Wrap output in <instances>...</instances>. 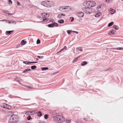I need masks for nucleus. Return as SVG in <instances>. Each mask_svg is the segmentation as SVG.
Instances as JSON below:
<instances>
[{
	"mask_svg": "<svg viewBox=\"0 0 123 123\" xmlns=\"http://www.w3.org/2000/svg\"><path fill=\"white\" fill-rule=\"evenodd\" d=\"M53 120L57 123H61L64 121L65 119L63 116L61 115H58L54 117Z\"/></svg>",
	"mask_w": 123,
	"mask_h": 123,
	"instance_id": "nucleus-1",
	"label": "nucleus"
},
{
	"mask_svg": "<svg viewBox=\"0 0 123 123\" xmlns=\"http://www.w3.org/2000/svg\"><path fill=\"white\" fill-rule=\"evenodd\" d=\"M41 4L43 6L47 7H51L54 5V3L53 2L48 1H42L41 2Z\"/></svg>",
	"mask_w": 123,
	"mask_h": 123,
	"instance_id": "nucleus-2",
	"label": "nucleus"
},
{
	"mask_svg": "<svg viewBox=\"0 0 123 123\" xmlns=\"http://www.w3.org/2000/svg\"><path fill=\"white\" fill-rule=\"evenodd\" d=\"M18 117L16 115H12L10 117L9 123H13L18 120Z\"/></svg>",
	"mask_w": 123,
	"mask_h": 123,
	"instance_id": "nucleus-3",
	"label": "nucleus"
},
{
	"mask_svg": "<svg viewBox=\"0 0 123 123\" xmlns=\"http://www.w3.org/2000/svg\"><path fill=\"white\" fill-rule=\"evenodd\" d=\"M93 9L89 7H85L82 8V10L86 13L90 14L93 12Z\"/></svg>",
	"mask_w": 123,
	"mask_h": 123,
	"instance_id": "nucleus-4",
	"label": "nucleus"
},
{
	"mask_svg": "<svg viewBox=\"0 0 123 123\" xmlns=\"http://www.w3.org/2000/svg\"><path fill=\"white\" fill-rule=\"evenodd\" d=\"M47 15V14L45 13H43L41 14V15L42 17V19H43V22H44L45 20H46L45 21L46 22V19H47V21L48 20L46 16H45L46 15Z\"/></svg>",
	"mask_w": 123,
	"mask_h": 123,
	"instance_id": "nucleus-5",
	"label": "nucleus"
},
{
	"mask_svg": "<svg viewBox=\"0 0 123 123\" xmlns=\"http://www.w3.org/2000/svg\"><path fill=\"white\" fill-rule=\"evenodd\" d=\"M37 112V110H35L34 111H31L29 112L27 111L25 113L26 114H29V115H34Z\"/></svg>",
	"mask_w": 123,
	"mask_h": 123,
	"instance_id": "nucleus-6",
	"label": "nucleus"
},
{
	"mask_svg": "<svg viewBox=\"0 0 123 123\" xmlns=\"http://www.w3.org/2000/svg\"><path fill=\"white\" fill-rule=\"evenodd\" d=\"M76 14L78 16L80 17H82L84 15V13L82 12H78L76 13Z\"/></svg>",
	"mask_w": 123,
	"mask_h": 123,
	"instance_id": "nucleus-7",
	"label": "nucleus"
},
{
	"mask_svg": "<svg viewBox=\"0 0 123 123\" xmlns=\"http://www.w3.org/2000/svg\"><path fill=\"white\" fill-rule=\"evenodd\" d=\"M72 8H71L69 6H65V11H70L71 10H72Z\"/></svg>",
	"mask_w": 123,
	"mask_h": 123,
	"instance_id": "nucleus-8",
	"label": "nucleus"
},
{
	"mask_svg": "<svg viewBox=\"0 0 123 123\" xmlns=\"http://www.w3.org/2000/svg\"><path fill=\"white\" fill-rule=\"evenodd\" d=\"M58 26V24L56 23L55 22L54 23L51 24H49L48 25V26L49 27H52L55 26Z\"/></svg>",
	"mask_w": 123,
	"mask_h": 123,
	"instance_id": "nucleus-9",
	"label": "nucleus"
},
{
	"mask_svg": "<svg viewBox=\"0 0 123 123\" xmlns=\"http://www.w3.org/2000/svg\"><path fill=\"white\" fill-rule=\"evenodd\" d=\"M89 2L90 7H93L96 5L94 1H89Z\"/></svg>",
	"mask_w": 123,
	"mask_h": 123,
	"instance_id": "nucleus-10",
	"label": "nucleus"
},
{
	"mask_svg": "<svg viewBox=\"0 0 123 123\" xmlns=\"http://www.w3.org/2000/svg\"><path fill=\"white\" fill-rule=\"evenodd\" d=\"M89 1H88L86 2H84L83 3L84 5L86 7H90Z\"/></svg>",
	"mask_w": 123,
	"mask_h": 123,
	"instance_id": "nucleus-11",
	"label": "nucleus"
},
{
	"mask_svg": "<svg viewBox=\"0 0 123 123\" xmlns=\"http://www.w3.org/2000/svg\"><path fill=\"white\" fill-rule=\"evenodd\" d=\"M115 31L113 30H112L111 31L109 32H108V34L110 35H112L114 33Z\"/></svg>",
	"mask_w": 123,
	"mask_h": 123,
	"instance_id": "nucleus-12",
	"label": "nucleus"
},
{
	"mask_svg": "<svg viewBox=\"0 0 123 123\" xmlns=\"http://www.w3.org/2000/svg\"><path fill=\"white\" fill-rule=\"evenodd\" d=\"M65 6H62L60 7L59 9V10L61 12H64L65 10Z\"/></svg>",
	"mask_w": 123,
	"mask_h": 123,
	"instance_id": "nucleus-13",
	"label": "nucleus"
},
{
	"mask_svg": "<svg viewBox=\"0 0 123 123\" xmlns=\"http://www.w3.org/2000/svg\"><path fill=\"white\" fill-rule=\"evenodd\" d=\"M101 5H100L98 6L97 7V9L98 11H101Z\"/></svg>",
	"mask_w": 123,
	"mask_h": 123,
	"instance_id": "nucleus-14",
	"label": "nucleus"
},
{
	"mask_svg": "<svg viewBox=\"0 0 123 123\" xmlns=\"http://www.w3.org/2000/svg\"><path fill=\"white\" fill-rule=\"evenodd\" d=\"M110 11L111 12V13L112 14H114L115 12H116V11L115 10L111 9V8L110 9Z\"/></svg>",
	"mask_w": 123,
	"mask_h": 123,
	"instance_id": "nucleus-15",
	"label": "nucleus"
},
{
	"mask_svg": "<svg viewBox=\"0 0 123 123\" xmlns=\"http://www.w3.org/2000/svg\"><path fill=\"white\" fill-rule=\"evenodd\" d=\"M26 43V41H25L24 40H22L20 43V44L21 45H24Z\"/></svg>",
	"mask_w": 123,
	"mask_h": 123,
	"instance_id": "nucleus-16",
	"label": "nucleus"
},
{
	"mask_svg": "<svg viewBox=\"0 0 123 123\" xmlns=\"http://www.w3.org/2000/svg\"><path fill=\"white\" fill-rule=\"evenodd\" d=\"M37 116L39 117H41L42 116V114L41 113V112L40 111H39L37 114Z\"/></svg>",
	"mask_w": 123,
	"mask_h": 123,
	"instance_id": "nucleus-17",
	"label": "nucleus"
},
{
	"mask_svg": "<svg viewBox=\"0 0 123 123\" xmlns=\"http://www.w3.org/2000/svg\"><path fill=\"white\" fill-rule=\"evenodd\" d=\"M87 64V62L86 61L83 62H81V64L82 66H84Z\"/></svg>",
	"mask_w": 123,
	"mask_h": 123,
	"instance_id": "nucleus-18",
	"label": "nucleus"
},
{
	"mask_svg": "<svg viewBox=\"0 0 123 123\" xmlns=\"http://www.w3.org/2000/svg\"><path fill=\"white\" fill-rule=\"evenodd\" d=\"M113 28L116 30H117L118 29V26L115 25H114L113 26Z\"/></svg>",
	"mask_w": 123,
	"mask_h": 123,
	"instance_id": "nucleus-19",
	"label": "nucleus"
},
{
	"mask_svg": "<svg viewBox=\"0 0 123 123\" xmlns=\"http://www.w3.org/2000/svg\"><path fill=\"white\" fill-rule=\"evenodd\" d=\"M11 108V107L9 105L6 104V108L8 109H10Z\"/></svg>",
	"mask_w": 123,
	"mask_h": 123,
	"instance_id": "nucleus-20",
	"label": "nucleus"
},
{
	"mask_svg": "<svg viewBox=\"0 0 123 123\" xmlns=\"http://www.w3.org/2000/svg\"><path fill=\"white\" fill-rule=\"evenodd\" d=\"M16 81L19 82L21 80L19 78H17L16 79Z\"/></svg>",
	"mask_w": 123,
	"mask_h": 123,
	"instance_id": "nucleus-21",
	"label": "nucleus"
},
{
	"mask_svg": "<svg viewBox=\"0 0 123 123\" xmlns=\"http://www.w3.org/2000/svg\"><path fill=\"white\" fill-rule=\"evenodd\" d=\"M31 70V69H26L25 70L23 71L22 72L23 73H24L25 72L30 71Z\"/></svg>",
	"mask_w": 123,
	"mask_h": 123,
	"instance_id": "nucleus-22",
	"label": "nucleus"
},
{
	"mask_svg": "<svg viewBox=\"0 0 123 123\" xmlns=\"http://www.w3.org/2000/svg\"><path fill=\"white\" fill-rule=\"evenodd\" d=\"M13 31H6V32L9 35H10L11 34H12L13 32Z\"/></svg>",
	"mask_w": 123,
	"mask_h": 123,
	"instance_id": "nucleus-23",
	"label": "nucleus"
},
{
	"mask_svg": "<svg viewBox=\"0 0 123 123\" xmlns=\"http://www.w3.org/2000/svg\"><path fill=\"white\" fill-rule=\"evenodd\" d=\"M49 69V68L48 67H44L42 68H41V70H42L44 71L47 70Z\"/></svg>",
	"mask_w": 123,
	"mask_h": 123,
	"instance_id": "nucleus-24",
	"label": "nucleus"
},
{
	"mask_svg": "<svg viewBox=\"0 0 123 123\" xmlns=\"http://www.w3.org/2000/svg\"><path fill=\"white\" fill-rule=\"evenodd\" d=\"M6 104L5 103H3L1 105V106L3 108H5Z\"/></svg>",
	"mask_w": 123,
	"mask_h": 123,
	"instance_id": "nucleus-25",
	"label": "nucleus"
},
{
	"mask_svg": "<svg viewBox=\"0 0 123 123\" xmlns=\"http://www.w3.org/2000/svg\"><path fill=\"white\" fill-rule=\"evenodd\" d=\"M8 23H14L15 24H16V22L15 21H13L11 20H10L8 21Z\"/></svg>",
	"mask_w": 123,
	"mask_h": 123,
	"instance_id": "nucleus-26",
	"label": "nucleus"
},
{
	"mask_svg": "<svg viewBox=\"0 0 123 123\" xmlns=\"http://www.w3.org/2000/svg\"><path fill=\"white\" fill-rule=\"evenodd\" d=\"M113 24V22H111L108 24V26L109 27H110Z\"/></svg>",
	"mask_w": 123,
	"mask_h": 123,
	"instance_id": "nucleus-27",
	"label": "nucleus"
},
{
	"mask_svg": "<svg viewBox=\"0 0 123 123\" xmlns=\"http://www.w3.org/2000/svg\"><path fill=\"white\" fill-rule=\"evenodd\" d=\"M58 22L59 23H62L64 22V21L62 19H61L60 20H58Z\"/></svg>",
	"mask_w": 123,
	"mask_h": 123,
	"instance_id": "nucleus-28",
	"label": "nucleus"
},
{
	"mask_svg": "<svg viewBox=\"0 0 123 123\" xmlns=\"http://www.w3.org/2000/svg\"><path fill=\"white\" fill-rule=\"evenodd\" d=\"M101 14V13H97L95 17H98L100 16Z\"/></svg>",
	"mask_w": 123,
	"mask_h": 123,
	"instance_id": "nucleus-29",
	"label": "nucleus"
},
{
	"mask_svg": "<svg viewBox=\"0 0 123 123\" xmlns=\"http://www.w3.org/2000/svg\"><path fill=\"white\" fill-rule=\"evenodd\" d=\"M36 68V67L35 65H34V66H31V68L32 69H35V68Z\"/></svg>",
	"mask_w": 123,
	"mask_h": 123,
	"instance_id": "nucleus-30",
	"label": "nucleus"
},
{
	"mask_svg": "<svg viewBox=\"0 0 123 123\" xmlns=\"http://www.w3.org/2000/svg\"><path fill=\"white\" fill-rule=\"evenodd\" d=\"M27 119L28 120H29L31 119H32V118L30 116H28L27 117Z\"/></svg>",
	"mask_w": 123,
	"mask_h": 123,
	"instance_id": "nucleus-31",
	"label": "nucleus"
},
{
	"mask_svg": "<svg viewBox=\"0 0 123 123\" xmlns=\"http://www.w3.org/2000/svg\"><path fill=\"white\" fill-rule=\"evenodd\" d=\"M66 49H67V47L66 46H65L64 47V48L63 49H61V50L60 51H59L58 52H57V53H59V52H60V51H62L63 50V49H66Z\"/></svg>",
	"mask_w": 123,
	"mask_h": 123,
	"instance_id": "nucleus-32",
	"label": "nucleus"
},
{
	"mask_svg": "<svg viewBox=\"0 0 123 123\" xmlns=\"http://www.w3.org/2000/svg\"><path fill=\"white\" fill-rule=\"evenodd\" d=\"M37 58H38L39 59H41L43 58V56H40L39 55H37Z\"/></svg>",
	"mask_w": 123,
	"mask_h": 123,
	"instance_id": "nucleus-33",
	"label": "nucleus"
},
{
	"mask_svg": "<svg viewBox=\"0 0 123 123\" xmlns=\"http://www.w3.org/2000/svg\"><path fill=\"white\" fill-rule=\"evenodd\" d=\"M44 118L46 119H47L48 118V115L45 114L44 116Z\"/></svg>",
	"mask_w": 123,
	"mask_h": 123,
	"instance_id": "nucleus-34",
	"label": "nucleus"
},
{
	"mask_svg": "<svg viewBox=\"0 0 123 123\" xmlns=\"http://www.w3.org/2000/svg\"><path fill=\"white\" fill-rule=\"evenodd\" d=\"M123 49V47H118L117 48V50H122Z\"/></svg>",
	"mask_w": 123,
	"mask_h": 123,
	"instance_id": "nucleus-35",
	"label": "nucleus"
},
{
	"mask_svg": "<svg viewBox=\"0 0 123 123\" xmlns=\"http://www.w3.org/2000/svg\"><path fill=\"white\" fill-rule=\"evenodd\" d=\"M40 43V40L39 39H38L37 40V44H38L39 43Z\"/></svg>",
	"mask_w": 123,
	"mask_h": 123,
	"instance_id": "nucleus-36",
	"label": "nucleus"
},
{
	"mask_svg": "<svg viewBox=\"0 0 123 123\" xmlns=\"http://www.w3.org/2000/svg\"><path fill=\"white\" fill-rule=\"evenodd\" d=\"M62 17V16H61V14H59L58 16V18H60Z\"/></svg>",
	"mask_w": 123,
	"mask_h": 123,
	"instance_id": "nucleus-37",
	"label": "nucleus"
},
{
	"mask_svg": "<svg viewBox=\"0 0 123 123\" xmlns=\"http://www.w3.org/2000/svg\"><path fill=\"white\" fill-rule=\"evenodd\" d=\"M78 50L80 51H82V48L80 47H78Z\"/></svg>",
	"mask_w": 123,
	"mask_h": 123,
	"instance_id": "nucleus-38",
	"label": "nucleus"
},
{
	"mask_svg": "<svg viewBox=\"0 0 123 123\" xmlns=\"http://www.w3.org/2000/svg\"><path fill=\"white\" fill-rule=\"evenodd\" d=\"M8 2L10 4H12V2L11 0H8Z\"/></svg>",
	"mask_w": 123,
	"mask_h": 123,
	"instance_id": "nucleus-39",
	"label": "nucleus"
},
{
	"mask_svg": "<svg viewBox=\"0 0 123 123\" xmlns=\"http://www.w3.org/2000/svg\"><path fill=\"white\" fill-rule=\"evenodd\" d=\"M66 122L67 123H70L71 122V120H66Z\"/></svg>",
	"mask_w": 123,
	"mask_h": 123,
	"instance_id": "nucleus-40",
	"label": "nucleus"
},
{
	"mask_svg": "<svg viewBox=\"0 0 123 123\" xmlns=\"http://www.w3.org/2000/svg\"><path fill=\"white\" fill-rule=\"evenodd\" d=\"M78 59V58H75L73 60V62H74L76 61Z\"/></svg>",
	"mask_w": 123,
	"mask_h": 123,
	"instance_id": "nucleus-41",
	"label": "nucleus"
},
{
	"mask_svg": "<svg viewBox=\"0 0 123 123\" xmlns=\"http://www.w3.org/2000/svg\"><path fill=\"white\" fill-rule=\"evenodd\" d=\"M15 123H25V121L18 122H15Z\"/></svg>",
	"mask_w": 123,
	"mask_h": 123,
	"instance_id": "nucleus-42",
	"label": "nucleus"
},
{
	"mask_svg": "<svg viewBox=\"0 0 123 123\" xmlns=\"http://www.w3.org/2000/svg\"><path fill=\"white\" fill-rule=\"evenodd\" d=\"M71 31H70L68 30L67 31V32L68 34H70L71 33Z\"/></svg>",
	"mask_w": 123,
	"mask_h": 123,
	"instance_id": "nucleus-43",
	"label": "nucleus"
},
{
	"mask_svg": "<svg viewBox=\"0 0 123 123\" xmlns=\"http://www.w3.org/2000/svg\"><path fill=\"white\" fill-rule=\"evenodd\" d=\"M26 64H29L31 63V62H26Z\"/></svg>",
	"mask_w": 123,
	"mask_h": 123,
	"instance_id": "nucleus-44",
	"label": "nucleus"
},
{
	"mask_svg": "<svg viewBox=\"0 0 123 123\" xmlns=\"http://www.w3.org/2000/svg\"><path fill=\"white\" fill-rule=\"evenodd\" d=\"M17 4L18 5H20V3L18 1L17 2Z\"/></svg>",
	"mask_w": 123,
	"mask_h": 123,
	"instance_id": "nucleus-45",
	"label": "nucleus"
},
{
	"mask_svg": "<svg viewBox=\"0 0 123 123\" xmlns=\"http://www.w3.org/2000/svg\"><path fill=\"white\" fill-rule=\"evenodd\" d=\"M110 0H106V2H107V3H109L110 1Z\"/></svg>",
	"mask_w": 123,
	"mask_h": 123,
	"instance_id": "nucleus-46",
	"label": "nucleus"
},
{
	"mask_svg": "<svg viewBox=\"0 0 123 123\" xmlns=\"http://www.w3.org/2000/svg\"><path fill=\"white\" fill-rule=\"evenodd\" d=\"M73 32H74V33H76L77 34H78V32L77 31H73Z\"/></svg>",
	"mask_w": 123,
	"mask_h": 123,
	"instance_id": "nucleus-47",
	"label": "nucleus"
},
{
	"mask_svg": "<svg viewBox=\"0 0 123 123\" xmlns=\"http://www.w3.org/2000/svg\"><path fill=\"white\" fill-rule=\"evenodd\" d=\"M37 62H31V63H36Z\"/></svg>",
	"mask_w": 123,
	"mask_h": 123,
	"instance_id": "nucleus-48",
	"label": "nucleus"
},
{
	"mask_svg": "<svg viewBox=\"0 0 123 123\" xmlns=\"http://www.w3.org/2000/svg\"><path fill=\"white\" fill-rule=\"evenodd\" d=\"M61 16H62V17L63 16H65V15L63 14V13H62L61 14Z\"/></svg>",
	"mask_w": 123,
	"mask_h": 123,
	"instance_id": "nucleus-49",
	"label": "nucleus"
},
{
	"mask_svg": "<svg viewBox=\"0 0 123 123\" xmlns=\"http://www.w3.org/2000/svg\"><path fill=\"white\" fill-rule=\"evenodd\" d=\"M74 20V18H73L71 20V22H72Z\"/></svg>",
	"mask_w": 123,
	"mask_h": 123,
	"instance_id": "nucleus-50",
	"label": "nucleus"
},
{
	"mask_svg": "<svg viewBox=\"0 0 123 123\" xmlns=\"http://www.w3.org/2000/svg\"><path fill=\"white\" fill-rule=\"evenodd\" d=\"M27 87H28V86H27ZM27 88H31V87L30 86H29L28 87H27Z\"/></svg>",
	"mask_w": 123,
	"mask_h": 123,
	"instance_id": "nucleus-51",
	"label": "nucleus"
},
{
	"mask_svg": "<svg viewBox=\"0 0 123 123\" xmlns=\"http://www.w3.org/2000/svg\"><path fill=\"white\" fill-rule=\"evenodd\" d=\"M4 20H5V21H6V22H8V20H7V19H4Z\"/></svg>",
	"mask_w": 123,
	"mask_h": 123,
	"instance_id": "nucleus-52",
	"label": "nucleus"
},
{
	"mask_svg": "<svg viewBox=\"0 0 123 123\" xmlns=\"http://www.w3.org/2000/svg\"><path fill=\"white\" fill-rule=\"evenodd\" d=\"M7 13V14H9V15H12V14H10V13H9V12H8V13Z\"/></svg>",
	"mask_w": 123,
	"mask_h": 123,
	"instance_id": "nucleus-53",
	"label": "nucleus"
},
{
	"mask_svg": "<svg viewBox=\"0 0 123 123\" xmlns=\"http://www.w3.org/2000/svg\"><path fill=\"white\" fill-rule=\"evenodd\" d=\"M40 16H37L38 18H40Z\"/></svg>",
	"mask_w": 123,
	"mask_h": 123,
	"instance_id": "nucleus-54",
	"label": "nucleus"
},
{
	"mask_svg": "<svg viewBox=\"0 0 123 123\" xmlns=\"http://www.w3.org/2000/svg\"><path fill=\"white\" fill-rule=\"evenodd\" d=\"M36 60L37 61L38 60V58H37L36 59Z\"/></svg>",
	"mask_w": 123,
	"mask_h": 123,
	"instance_id": "nucleus-55",
	"label": "nucleus"
},
{
	"mask_svg": "<svg viewBox=\"0 0 123 123\" xmlns=\"http://www.w3.org/2000/svg\"><path fill=\"white\" fill-rule=\"evenodd\" d=\"M23 63H25V64H26V62H23Z\"/></svg>",
	"mask_w": 123,
	"mask_h": 123,
	"instance_id": "nucleus-56",
	"label": "nucleus"
},
{
	"mask_svg": "<svg viewBox=\"0 0 123 123\" xmlns=\"http://www.w3.org/2000/svg\"><path fill=\"white\" fill-rule=\"evenodd\" d=\"M0 21H4L5 20H4V19H3V20H1Z\"/></svg>",
	"mask_w": 123,
	"mask_h": 123,
	"instance_id": "nucleus-57",
	"label": "nucleus"
},
{
	"mask_svg": "<svg viewBox=\"0 0 123 123\" xmlns=\"http://www.w3.org/2000/svg\"><path fill=\"white\" fill-rule=\"evenodd\" d=\"M25 123H29V122H27V123H26V122H25Z\"/></svg>",
	"mask_w": 123,
	"mask_h": 123,
	"instance_id": "nucleus-58",
	"label": "nucleus"
},
{
	"mask_svg": "<svg viewBox=\"0 0 123 123\" xmlns=\"http://www.w3.org/2000/svg\"><path fill=\"white\" fill-rule=\"evenodd\" d=\"M110 69V68H109V69H108V70H105V71H107V70H109V69Z\"/></svg>",
	"mask_w": 123,
	"mask_h": 123,
	"instance_id": "nucleus-59",
	"label": "nucleus"
},
{
	"mask_svg": "<svg viewBox=\"0 0 123 123\" xmlns=\"http://www.w3.org/2000/svg\"><path fill=\"white\" fill-rule=\"evenodd\" d=\"M84 120H85L86 121H87V120H85V118H84Z\"/></svg>",
	"mask_w": 123,
	"mask_h": 123,
	"instance_id": "nucleus-60",
	"label": "nucleus"
},
{
	"mask_svg": "<svg viewBox=\"0 0 123 123\" xmlns=\"http://www.w3.org/2000/svg\"><path fill=\"white\" fill-rule=\"evenodd\" d=\"M39 123H42L41 122H40Z\"/></svg>",
	"mask_w": 123,
	"mask_h": 123,
	"instance_id": "nucleus-61",
	"label": "nucleus"
},
{
	"mask_svg": "<svg viewBox=\"0 0 123 123\" xmlns=\"http://www.w3.org/2000/svg\"><path fill=\"white\" fill-rule=\"evenodd\" d=\"M122 1H123V0H122Z\"/></svg>",
	"mask_w": 123,
	"mask_h": 123,
	"instance_id": "nucleus-62",
	"label": "nucleus"
}]
</instances>
